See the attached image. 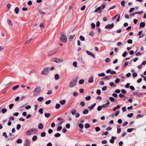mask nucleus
I'll list each match as a JSON object with an SVG mask.
<instances>
[{
  "label": "nucleus",
  "mask_w": 146,
  "mask_h": 146,
  "mask_svg": "<svg viewBox=\"0 0 146 146\" xmlns=\"http://www.w3.org/2000/svg\"><path fill=\"white\" fill-rule=\"evenodd\" d=\"M7 111V110L6 108H5L2 109L1 112L2 113H4Z\"/></svg>",
  "instance_id": "f704fd0d"
},
{
  "label": "nucleus",
  "mask_w": 146,
  "mask_h": 146,
  "mask_svg": "<svg viewBox=\"0 0 146 146\" xmlns=\"http://www.w3.org/2000/svg\"><path fill=\"white\" fill-rule=\"evenodd\" d=\"M9 135L11 137H10L9 138H8V141H9V140H13L14 138L13 137L14 136V135H13L11 133H9Z\"/></svg>",
  "instance_id": "9b49d317"
},
{
  "label": "nucleus",
  "mask_w": 146,
  "mask_h": 146,
  "mask_svg": "<svg viewBox=\"0 0 146 146\" xmlns=\"http://www.w3.org/2000/svg\"><path fill=\"white\" fill-rule=\"evenodd\" d=\"M102 106H99L98 107L97 110L98 111H100L102 110Z\"/></svg>",
  "instance_id": "5fc2aeb1"
},
{
  "label": "nucleus",
  "mask_w": 146,
  "mask_h": 146,
  "mask_svg": "<svg viewBox=\"0 0 146 146\" xmlns=\"http://www.w3.org/2000/svg\"><path fill=\"white\" fill-rule=\"evenodd\" d=\"M84 82V80L83 79H81L79 80V83L80 84H83Z\"/></svg>",
  "instance_id": "cd10ccee"
},
{
  "label": "nucleus",
  "mask_w": 146,
  "mask_h": 146,
  "mask_svg": "<svg viewBox=\"0 0 146 146\" xmlns=\"http://www.w3.org/2000/svg\"><path fill=\"white\" fill-rule=\"evenodd\" d=\"M145 25V23L144 22H141L140 23V25H139V28H141V27L143 28L144 27Z\"/></svg>",
  "instance_id": "2eb2a0df"
},
{
  "label": "nucleus",
  "mask_w": 146,
  "mask_h": 146,
  "mask_svg": "<svg viewBox=\"0 0 146 146\" xmlns=\"http://www.w3.org/2000/svg\"><path fill=\"white\" fill-rule=\"evenodd\" d=\"M22 142V141L21 139H19L16 141V143H21Z\"/></svg>",
  "instance_id": "c756f323"
},
{
  "label": "nucleus",
  "mask_w": 146,
  "mask_h": 146,
  "mask_svg": "<svg viewBox=\"0 0 146 146\" xmlns=\"http://www.w3.org/2000/svg\"><path fill=\"white\" fill-rule=\"evenodd\" d=\"M32 40V38H30L28 40H27V41L26 42L25 44H26L29 43L31 42V41Z\"/></svg>",
  "instance_id": "4c0bfd02"
},
{
  "label": "nucleus",
  "mask_w": 146,
  "mask_h": 146,
  "mask_svg": "<svg viewBox=\"0 0 146 146\" xmlns=\"http://www.w3.org/2000/svg\"><path fill=\"white\" fill-rule=\"evenodd\" d=\"M38 12H39V13L42 14H45V13H44L43 11H42L40 9H38Z\"/></svg>",
  "instance_id": "a19ab883"
},
{
  "label": "nucleus",
  "mask_w": 146,
  "mask_h": 146,
  "mask_svg": "<svg viewBox=\"0 0 146 146\" xmlns=\"http://www.w3.org/2000/svg\"><path fill=\"white\" fill-rule=\"evenodd\" d=\"M19 85H17L16 86H14L12 88L13 90H15L17 89H18L19 87Z\"/></svg>",
  "instance_id": "b1692460"
},
{
  "label": "nucleus",
  "mask_w": 146,
  "mask_h": 146,
  "mask_svg": "<svg viewBox=\"0 0 146 146\" xmlns=\"http://www.w3.org/2000/svg\"><path fill=\"white\" fill-rule=\"evenodd\" d=\"M73 65L75 67H77V62H74L73 63Z\"/></svg>",
  "instance_id": "49530a36"
},
{
  "label": "nucleus",
  "mask_w": 146,
  "mask_h": 146,
  "mask_svg": "<svg viewBox=\"0 0 146 146\" xmlns=\"http://www.w3.org/2000/svg\"><path fill=\"white\" fill-rule=\"evenodd\" d=\"M39 112L40 114H42L43 113V110L42 108H40L39 110Z\"/></svg>",
  "instance_id": "052dcab7"
},
{
  "label": "nucleus",
  "mask_w": 146,
  "mask_h": 146,
  "mask_svg": "<svg viewBox=\"0 0 146 146\" xmlns=\"http://www.w3.org/2000/svg\"><path fill=\"white\" fill-rule=\"evenodd\" d=\"M78 126L81 129H82L83 128V125L81 123L79 124Z\"/></svg>",
  "instance_id": "c03bdc74"
},
{
  "label": "nucleus",
  "mask_w": 146,
  "mask_h": 146,
  "mask_svg": "<svg viewBox=\"0 0 146 146\" xmlns=\"http://www.w3.org/2000/svg\"><path fill=\"white\" fill-rule=\"evenodd\" d=\"M95 130L96 132H98L100 131V129L99 127H97L95 128Z\"/></svg>",
  "instance_id": "e433bc0d"
},
{
  "label": "nucleus",
  "mask_w": 146,
  "mask_h": 146,
  "mask_svg": "<svg viewBox=\"0 0 146 146\" xmlns=\"http://www.w3.org/2000/svg\"><path fill=\"white\" fill-rule=\"evenodd\" d=\"M134 130V129L133 128H129L127 129V131L128 132L130 133L132 131H133Z\"/></svg>",
  "instance_id": "4be33fe9"
},
{
  "label": "nucleus",
  "mask_w": 146,
  "mask_h": 146,
  "mask_svg": "<svg viewBox=\"0 0 146 146\" xmlns=\"http://www.w3.org/2000/svg\"><path fill=\"white\" fill-rule=\"evenodd\" d=\"M80 105L82 107L84 106L85 103L84 102H81L80 104Z\"/></svg>",
  "instance_id": "6e6d98bb"
},
{
  "label": "nucleus",
  "mask_w": 146,
  "mask_h": 146,
  "mask_svg": "<svg viewBox=\"0 0 146 146\" xmlns=\"http://www.w3.org/2000/svg\"><path fill=\"white\" fill-rule=\"evenodd\" d=\"M109 104L110 103L109 102L108 100L107 102V103H106L105 104H103L102 106V108H104L107 107H108Z\"/></svg>",
  "instance_id": "1a4fd4ad"
},
{
  "label": "nucleus",
  "mask_w": 146,
  "mask_h": 146,
  "mask_svg": "<svg viewBox=\"0 0 146 146\" xmlns=\"http://www.w3.org/2000/svg\"><path fill=\"white\" fill-rule=\"evenodd\" d=\"M62 129V127L61 126H59L57 128V130L58 131H60Z\"/></svg>",
  "instance_id": "c9c22d12"
},
{
  "label": "nucleus",
  "mask_w": 146,
  "mask_h": 146,
  "mask_svg": "<svg viewBox=\"0 0 146 146\" xmlns=\"http://www.w3.org/2000/svg\"><path fill=\"white\" fill-rule=\"evenodd\" d=\"M3 136H4L5 138H7L8 136L6 134V133L5 132H3Z\"/></svg>",
  "instance_id": "13d9d810"
},
{
  "label": "nucleus",
  "mask_w": 146,
  "mask_h": 146,
  "mask_svg": "<svg viewBox=\"0 0 146 146\" xmlns=\"http://www.w3.org/2000/svg\"><path fill=\"white\" fill-rule=\"evenodd\" d=\"M60 107V105L58 104H56V106H55V108L56 109H59Z\"/></svg>",
  "instance_id": "09e8293b"
},
{
  "label": "nucleus",
  "mask_w": 146,
  "mask_h": 146,
  "mask_svg": "<svg viewBox=\"0 0 146 146\" xmlns=\"http://www.w3.org/2000/svg\"><path fill=\"white\" fill-rule=\"evenodd\" d=\"M76 110L74 109H72L71 111V113L73 115H74L76 114Z\"/></svg>",
  "instance_id": "dca6fc26"
},
{
  "label": "nucleus",
  "mask_w": 146,
  "mask_h": 146,
  "mask_svg": "<svg viewBox=\"0 0 146 146\" xmlns=\"http://www.w3.org/2000/svg\"><path fill=\"white\" fill-rule=\"evenodd\" d=\"M50 115V113H44V115L45 117L47 118H48L49 117Z\"/></svg>",
  "instance_id": "72a5a7b5"
},
{
  "label": "nucleus",
  "mask_w": 146,
  "mask_h": 146,
  "mask_svg": "<svg viewBox=\"0 0 146 146\" xmlns=\"http://www.w3.org/2000/svg\"><path fill=\"white\" fill-rule=\"evenodd\" d=\"M30 143V140L29 139H27L25 141L23 146H29Z\"/></svg>",
  "instance_id": "423d86ee"
},
{
  "label": "nucleus",
  "mask_w": 146,
  "mask_h": 146,
  "mask_svg": "<svg viewBox=\"0 0 146 146\" xmlns=\"http://www.w3.org/2000/svg\"><path fill=\"white\" fill-rule=\"evenodd\" d=\"M56 58H53L50 59V61L52 62H55Z\"/></svg>",
  "instance_id": "bf43d9fd"
},
{
  "label": "nucleus",
  "mask_w": 146,
  "mask_h": 146,
  "mask_svg": "<svg viewBox=\"0 0 146 146\" xmlns=\"http://www.w3.org/2000/svg\"><path fill=\"white\" fill-rule=\"evenodd\" d=\"M21 127V125L20 124H18L17 126V130H19Z\"/></svg>",
  "instance_id": "79ce46f5"
},
{
  "label": "nucleus",
  "mask_w": 146,
  "mask_h": 146,
  "mask_svg": "<svg viewBox=\"0 0 146 146\" xmlns=\"http://www.w3.org/2000/svg\"><path fill=\"white\" fill-rule=\"evenodd\" d=\"M89 112V111L88 109H86L84 110L83 111V113L84 114H87Z\"/></svg>",
  "instance_id": "aec40b11"
},
{
  "label": "nucleus",
  "mask_w": 146,
  "mask_h": 146,
  "mask_svg": "<svg viewBox=\"0 0 146 146\" xmlns=\"http://www.w3.org/2000/svg\"><path fill=\"white\" fill-rule=\"evenodd\" d=\"M78 80V78L76 77L73 78L70 81V87L72 88L75 86L77 84Z\"/></svg>",
  "instance_id": "f257e3e1"
},
{
  "label": "nucleus",
  "mask_w": 146,
  "mask_h": 146,
  "mask_svg": "<svg viewBox=\"0 0 146 146\" xmlns=\"http://www.w3.org/2000/svg\"><path fill=\"white\" fill-rule=\"evenodd\" d=\"M125 1H123L121 2V4L122 6L124 7L125 6Z\"/></svg>",
  "instance_id": "338daca9"
},
{
  "label": "nucleus",
  "mask_w": 146,
  "mask_h": 146,
  "mask_svg": "<svg viewBox=\"0 0 146 146\" xmlns=\"http://www.w3.org/2000/svg\"><path fill=\"white\" fill-rule=\"evenodd\" d=\"M15 11L17 14H18L19 12V8L18 7H16L15 9Z\"/></svg>",
  "instance_id": "bb28decb"
},
{
  "label": "nucleus",
  "mask_w": 146,
  "mask_h": 146,
  "mask_svg": "<svg viewBox=\"0 0 146 146\" xmlns=\"http://www.w3.org/2000/svg\"><path fill=\"white\" fill-rule=\"evenodd\" d=\"M109 85L111 86L115 87L116 86V84L112 82H110Z\"/></svg>",
  "instance_id": "412c9836"
},
{
  "label": "nucleus",
  "mask_w": 146,
  "mask_h": 146,
  "mask_svg": "<svg viewBox=\"0 0 146 146\" xmlns=\"http://www.w3.org/2000/svg\"><path fill=\"white\" fill-rule=\"evenodd\" d=\"M90 127V125L89 123H86L85 125V127L86 129L89 128Z\"/></svg>",
  "instance_id": "393cba45"
},
{
  "label": "nucleus",
  "mask_w": 146,
  "mask_h": 146,
  "mask_svg": "<svg viewBox=\"0 0 146 146\" xmlns=\"http://www.w3.org/2000/svg\"><path fill=\"white\" fill-rule=\"evenodd\" d=\"M7 23L9 25L11 26H13V23L9 19H8L7 20Z\"/></svg>",
  "instance_id": "f3484780"
},
{
  "label": "nucleus",
  "mask_w": 146,
  "mask_h": 146,
  "mask_svg": "<svg viewBox=\"0 0 146 146\" xmlns=\"http://www.w3.org/2000/svg\"><path fill=\"white\" fill-rule=\"evenodd\" d=\"M50 72V68L46 67L42 71L41 74L42 75H46L48 74Z\"/></svg>",
  "instance_id": "7ed1b4c3"
},
{
  "label": "nucleus",
  "mask_w": 146,
  "mask_h": 146,
  "mask_svg": "<svg viewBox=\"0 0 146 146\" xmlns=\"http://www.w3.org/2000/svg\"><path fill=\"white\" fill-rule=\"evenodd\" d=\"M60 39L62 42H64V36L62 34L61 35L60 37Z\"/></svg>",
  "instance_id": "473e14b6"
},
{
  "label": "nucleus",
  "mask_w": 146,
  "mask_h": 146,
  "mask_svg": "<svg viewBox=\"0 0 146 146\" xmlns=\"http://www.w3.org/2000/svg\"><path fill=\"white\" fill-rule=\"evenodd\" d=\"M119 96L120 98H123L125 97V96L121 93L119 94Z\"/></svg>",
  "instance_id": "774afa93"
},
{
  "label": "nucleus",
  "mask_w": 146,
  "mask_h": 146,
  "mask_svg": "<svg viewBox=\"0 0 146 146\" xmlns=\"http://www.w3.org/2000/svg\"><path fill=\"white\" fill-rule=\"evenodd\" d=\"M117 132L118 134H119L121 132V128H118L119 126H117Z\"/></svg>",
  "instance_id": "c85d7f7f"
},
{
  "label": "nucleus",
  "mask_w": 146,
  "mask_h": 146,
  "mask_svg": "<svg viewBox=\"0 0 146 146\" xmlns=\"http://www.w3.org/2000/svg\"><path fill=\"white\" fill-rule=\"evenodd\" d=\"M91 26L92 27V29H94L95 28V25L94 23H92L91 24Z\"/></svg>",
  "instance_id": "680f3d73"
},
{
  "label": "nucleus",
  "mask_w": 146,
  "mask_h": 146,
  "mask_svg": "<svg viewBox=\"0 0 146 146\" xmlns=\"http://www.w3.org/2000/svg\"><path fill=\"white\" fill-rule=\"evenodd\" d=\"M96 105V103H94L93 104H92L91 106H90L88 107V109H90V110H92L93 108Z\"/></svg>",
  "instance_id": "f8f14e48"
},
{
  "label": "nucleus",
  "mask_w": 146,
  "mask_h": 146,
  "mask_svg": "<svg viewBox=\"0 0 146 146\" xmlns=\"http://www.w3.org/2000/svg\"><path fill=\"white\" fill-rule=\"evenodd\" d=\"M113 26L114 24L113 23H111V24H108L105 26V28L107 29H111L113 27Z\"/></svg>",
  "instance_id": "6e6552de"
},
{
  "label": "nucleus",
  "mask_w": 146,
  "mask_h": 146,
  "mask_svg": "<svg viewBox=\"0 0 146 146\" xmlns=\"http://www.w3.org/2000/svg\"><path fill=\"white\" fill-rule=\"evenodd\" d=\"M57 63H60L62 62L63 61V59H61L60 58H58Z\"/></svg>",
  "instance_id": "2f4dec72"
},
{
  "label": "nucleus",
  "mask_w": 146,
  "mask_h": 146,
  "mask_svg": "<svg viewBox=\"0 0 146 146\" xmlns=\"http://www.w3.org/2000/svg\"><path fill=\"white\" fill-rule=\"evenodd\" d=\"M127 42L128 44H131L132 43V40L131 39H129L127 40Z\"/></svg>",
  "instance_id": "0e129e2a"
},
{
  "label": "nucleus",
  "mask_w": 146,
  "mask_h": 146,
  "mask_svg": "<svg viewBox=\"0 0 146 146\" xmlns=\"http://www.w3.org/2000/svg\"><path fill=\"white\" fill-rule=\"evenodd\" d=\"M106 5L105 4H103L101 5V6L99 7L100 8V9H99V13H101L103 10L104 9Z\"/></svg>",
  "instance_id": "0eeeda50"
},
{
  "label": "nucleus",
  "mask_w": 146,
  "mask_h": 146,
  "mask_svg": "<svg viewBox=\"0 0 146 146\" xmlns=\"http://www.w3.org/2000/svg\"><path fill=\"white\" fill-rule=\"evenodd\" d=\"M142 33V31H140L139 32L138 34V35H139V38H142L143 36V35H141V34Z\"/></svg>",
  "instance_id": "6ab92c4d"
},
{
  "label": "nucleus",
  "mask_w": 146,
  "mask_h": 146,
  "mask_svg": "<svg viewBox=\"0 0 146 146\" xmlns=\"http://www.w3.org/2000/svg\"><path fill=\"white\" fill-rule=\"evenodd\" d=\"M51 102V101L50 100H49L45 102V104L46 105H48L50 104Z\"/></svg>",
  "instance_id": "4d7b16f0"
},
{
  "label": "nucleus",
  "mask_w": 146,
  "mask_h": 146,
  "mask_svg": "<svg viewBox=\"0 0 146 146\" xmlns=\"http://www.w3.org/2000/svg\"><path fill=\"white\" fill-rule=\"evenodd\" d=\"M133 113L128 114L127 115V116L128 117H131L133 115Z\"/></svg>",
  "instance_id": "de8ad7c7"
},
{
  "label": "nucleus",
  "mask_w": 146,
  "mask_h": 146,
  "mask_svg": "<svg viewBox=\"0 0 146 146\" xmlns=\"http://www.w3.org/2000/svg\"><path fill=\"white\" fill-rule=\"evenodd\" d=\"M43 98L42 97H40L38 98V100L40 102L42 101L43 100Z\"/></svg>",
  "instance_id": "5701e85b"
},
{
  "label": "nucleus",
  "mask_w": 146,
  "mask_h": 146,
  "mask_svg": "<svg viewBox=\"0 0 146 146\" xmlns=\"http://www.w3.org/2000/svg\"><path fill=\"white\" fill-rule=\"evenodd\" d=\"M58 49L56 48L54 50L49 51L48 53V56H50L53 55L58 51Z\"/></svg>",
  "instance_id": "20e7f679"
},
{
  "label": "nucleus",
  "mask_w": 146,
  "mask_h": 146,
  "mask_svg": "<svg viewBox=\"0 0 146 146\" xmlns=\"http://www.w3.org/2000/svg\"><path fill=\"white\" fill-rule=\"evenodd\" d=\"M60 136V134L58 133H56L54 135V136L55 137H59Z\"/></svg>",
  "instance_id": "8fccbe9b"
},
{
  "label": "nucleus",
  "mask_w": 146,
  "mask_h": 146,
  "mask_svg": "<svg viewBox=\"0 0 146 146\" xmlns=\"http://www.w3.org/2000/svg\"><path fill=\"white\" fill-rule=\"evenodd\" d=\"M94 77L93 76H90L89 78L88 82L90 83H92L93 82Z\"/></svg>",
  "instance_id": "ddd939ff"
},
{
  "label": "nucleus",
  "mask_w": 146,
  "mask_h": 146,
  "mask_svg": "<svg viewBox=\"0 0 146 146\" xmlns=\"http://www.w3.org/2000/svg\"><path fill=\"white\" fill-rule=\"evenodd\" d=\"M91 98V97L90 96H88L85 98V99L86 100L89 101L90 99Z\"/></svg>",
  "instance_id": "37998d69"
},
{
  "label": "nucleus",
  "mask_w": 146,
  "mask_h": 146,
  "mask_svg": "<svg viewBox=\"0 0 146 146\" xmlns=\"http://www.w3.org/2000/svg\"><path fill=\"white\" fill-rule=\"evenodd\" d=\"M46 133L44 132H43L41 133V137H44L46 136Z\"/></svg>",
  "instance_id": "58836bf2"
},
{
  "label": "nucleus",
  "mask_w": 146,
  "mask_h": 146,
  "mask_svg": "<svg viewBox=\"0 0 146 146\" xmlns=\"http://www.w3.org/2000/svg\"><path fill=\"white\" fill-rule=\"evenodd\" d=\"M111 78V76H106L103 78L104 79H106V80H109Z\"/></svg>",
  "instance_id": "7c9ffc66"
},
{
  "label": "nucleus",
  "mask_w": 146,
  "mask_h": 146,
  "mask_svg": "<svg viewBox=\"0 0 146 146\" xmlns=\"http://www.w3.org/2000/svg\"><path fill=\"white\" fill-rule=\"evenodd\" d=\"M103 91H105L107 90V88L106 86H104L102 89Z\"/></svg>",
  "instance_id": "e2e57ef3"
},
{
  "label": "nucleus",
  "mask_w": 146,
  "mask_h": 146,
  "mask_svg": "<svg viewBox=\"0 0 146 146\" xmlns=\"http://www.w3.org/2000/svg\"><path fill=\"white\" fill-rule=\"evenodd\" d=\"M110 61V59L109 58H106V59L105 60V62L106 63L109 62Z\"/></svg>",
  "instance_id": "ea45409f"
},
{
  "label": "nucleus",
  "mask_w": 146,
  "mask_h": 146,
  "mask_svg": "<svg viewBox=\"0 0 146 146\" xmlns=\"http://www.w3.org/2000/svg\"><path fill=\"white\" fill-rule=\"evenodd\" d=\"M38 128L40 129H42L43 128V126L42 123H40L39 124L38 126Z\"/></svg>",
  "instance_id": "4468645a"
},
{
  "label": "nucleus",
  "mask_w": 146,
  "mask_h": 146,
  "mask_svg": "<svg viewBox=\"0 0 146 146\" xmlns=\"http://www.w3.org/2000/svg\"><path fill=\"white\" fill-rule=\"evenodd\" d=\"M86 52L87 53V54H88L89 55H90V56H92L93 57V58H95V54L92 52H90L89 51H86Z\"/></svg>",
  "instance_id": "9d476101"
},
{
  "label": "nucleus",
  "mask_w": 146,
  "mask_h": 146,
  "mask_svg": "<svg viewBox=\"0 0 146 146\" xmlns=\"http://www.w3.org/2000/svg\"><path fill=\"white\" fill-rule=\"evenodd\" d=\"M14 104H10L9 106V108L10 109H11L14 106Z\"/></svg>",
  "instance_id": "a18cd8bd"
},
{
  "label": "nucleus",
  "mask_w": 146,
  "mask_h": 146,
  "mask_svg": "<svg viewBox=\"0 0 146 146\" xmlns=\"http://www.w3.org/2000/svg\"><path fill=\"white\" fill-rule=\"evenodd\" d=\"M37 138V137L36 135H34L33 137L32 140L33 141H35L36 140Z\"/></svg>",
  "instance_id": "a878e982"
},
{
  "label": "nucleus",
  "mask_w": 146,
  "mask_h": 146,
  "mask_svg": "<svg viewBox=\"0 0 146 146\" xmlns=\"http://www.w3.org/2000/svg\"><path fill=\"white\" fill-rule=\"evenodd\" d=\"M120 81V80L119 78H117L115 80V82L116 83H118Z\"/></svg>",
  "instance_id": "69168bd1"
},
{
  "label": "nucleus",
  "mask_w": 146,
  "mask_h": 146,
  "mask_svg": "<svg viewBox=\"0 0 146 146\" xmlns=\"http://www.w3.org/2000/svg\"><path fill=\"white\" fill-rule=\"evenodd\" d=\"M96 93L98 95H100L101 93V91L100 90L98 89L96 90Z\"/></svg>",
  "instance_id": "864d4df0"
},
{
  "label": "nucleus",
  "mask_w": 146,
  "mask_h": 146,
  "mask_svg": "<svg viewBox=\"0 0 146 146\" xmlns=\"http://www.w3.org/2000/svg\"><path fill=\"white\" fill-rule=\"evenodd\" d=\"M80 38L81 40L83 41L85 40V38L84 37L82 36H80Z\"/></svg>",
  "instance_id": "3c124183"
},
{
  "label": "nucleus",
  "mask_w": 146,
  "mask_h": 146,
  "mask_svg": "<svg viewBox=\"0 0 146 146\" xmlns=\"http://www.w3.org/2000/svg\"><path fill=\"white\" fill-rule=\"evenodd\" d=\"M105 73H103L100 74H98V76H105Z\"/></svg>",
  "instance_id": "603ef678"
},
{
  "label": "nucleus",
  "mask_w": 146,
  "mask_h": 146,
  "mask_svg": "<svg viewBox=\"0 0 146 146\" xmlns=\"http://www.w3.org/2000/svg\"><path fill=\"white\" fill-rule=\"evenodd\" d=\"M36 129L35 128H33L31 129L28 130L26 132V134L28 136H29L32 134V133L34 131H36Z\"/></svg>",
  "instance_id": "39448f33"
},
{
  "label": "nucleus",
  "mask_w": 146,
  "mask_h": 146,
  "mask_svg": "<svg viewBox=\"0 0 146 146\" xmlns=\"http://www.w3.org/2000/svg\"><path fill=\"white\" fill-rule=\"evenodd\" d=\"M41 91V89L40 87L37 86L33 91V96H37L40 93Z\"/></svg>",
  "instance_id": "f03ea898"
},
{
  "label": "nucleus",
  "mask_w": 146,
  "mask_h": 146,
  "mask_svg": "<svg viewBox=\"0 0 146 146\" xmlns=\"http://www.w3.org/2000/svg\"><path fill=\"white\" fill-rule=\"evenodd\" d=\"M54 78L55 80H58L60 78V76L58 74H56L55 75Z\"/></svg>",
  "instance_id": "a211bd4d"
}]
</instances>
